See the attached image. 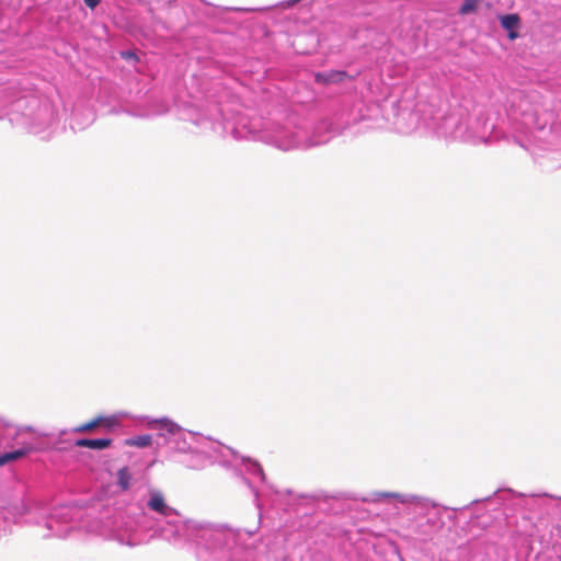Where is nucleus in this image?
<instances>
[{
  "label": "nucleus",
  "instance_id": "17",
  "mask_svg": "<svg viewBox=\"0 0 561 561\" xmlns=\"http://www.w3.org/2000/svg\"><path fill=\"white\" fill-rule=\"evenodd\" d=\"M540 505H543L546 510L551 511V513L559 518H561V499H554L551 496L538 497L536 500Z\"/></svg>",
  "mask_w": 561,
  "mask_h": 561
},
{
  "label": "nucleus",
  "instance_id": "12",
  "mask_svg": "<svg viewBox=\"0 0 561 561\" xmlns=\"http://www.w3.org/2000/svg\"><path fill=\"white\" fill-rule=\"evenodd\" d=\"M41 448L35 443H25L21 447L0 454V467L7 463L20 460L31 453L38 451Z\"/></svg>",
  "mask_w": 561,
  "mask_h": 561
},
{
  "label": "nucleus",
  "instance_id": "26",
  "mask_svg": "<svg viewBox=\"0 0 561 561\" xmlns=\"http://www.w3.org/2000/svg\"><path fill=\"white\" fill-rule=\"evenodd\" d=\"M148 12L151 14L153 23H159L160 22V20L154 15L153 9L150 5L148 7Z\"/></svg>",
  "mask_w": 561,
  "mask_h": 561
},
{
  "label": "nucleus",
  "instance_id": "4",
  "mask_svg": "<svg viewBox=\"0 0 561 561\" xmlns=\"http://www.w3.org/2000/svg\"><path fill=\"white\" fill-rule=\"evenodd\" d=\"M370 501L388 502L397 510H399L398 505H401L404 513L401 522L402 530L405 531L407 537L421 542L433 540L444 529L443 514L449 510L427 496L412 493L373 492Z\"/></svg>",
  "mask_w": 561,
  "mask_h": 561
},
{
  "label": "nucleus",
  "instance_id": "30",
  "mask_svg": "<svg viewBox=\"0 0 561 561\" xmlns=\"http://www.w3.org/2000/svg\"><path fill=\"white\" fill-rule=\"evenodd\" d=\"M0 119H2V116H0Z\"/></svg>",
  "mask_w": 561,
  "mask_h": 561
},
{
  "label": "nucleus",
  "instance_id": "6",
  "mask_svg": "<svg viewBox=\"0 0 561 561\" xmlns=\"http://www.w3.org/2000/svg\"><path fill=\"white\" fill-rule=\"evenodd\" d=\"M147 425L149 428L158 431L159 436L164 438V443L170 448L180 453L199 451L196 444L199 443L202 437L198 434L183 430L169 419H148ZM201 451L207 453L206 449H201Z\"/></svg>",
  "mask_w": 561,
  "mask_h": 561
},
{
  "label": "nucleus",
  "instance_id": "8",
  "mask_svg": "<svg viewBox=\"0 0 561 561\" xmlns=\"http://www.w3.org/2000/svg\"><path fill=\"white\" fill-rule=\"evenodd\" d=\"M542 171L561 168V142H518Z\"/></svg>",
  "mask_w": 561,
  "mask_h": 561
},
{
  "label": "nucleus",
  "instance_id": "24",
  "mask_svg": "<svg viewBox=\"0 0 561 561\" xmlns=\"http://www.w3.org/2000/svg\"><path fill=\"white\" fill-rule=\"evenodd\" d=\"M23 0H0V5H7L13 12L22 8Z\"/></svg>",
  "mask_w": 561,
  "mask_h": 561
},
{
  "label": "nucleus",
  "instance_id": "25",
  "mask_svg": "<svg viewBox=\"0 0 561 561\" xmlns=\"http://www.w3.org/2000/svg\"><path fill=\"white\" fill-rule=\"evenodd\" d=\"M84 4L91 9L94 10L101 2V0H83Z\"/></svg>",
  "mask_w": 561,
  "mask_h": 561
},
{
  "label": "nucleus",
  "instance_id": "7",
  "mask_svg": "<svg viewBox=\"0 0 561 561\" xmlns=\"http://www.w3.org/2000/svg\"><path fill=\"white\" fill-rule=\"evenodd\" d=\"M10 113L21 114V125L31 134L44 130L51 117L48 104H41L36 96H21L10 103Z\"/></svg>",
  "mask_w": 561,
  "mask_h": 561
},
{
  "label": "nucleus",
  "instance_id": "15",
  "mask_svg": "<svg viewBox=\"0 0 561 561\" xmlns=\"http://www.w3.org/2000/svg\"><path fill=\"white\" fill-rule=\"evenodd\" d=\"M274 148L283 152H289L295 150L306 151L311 149L318 142H268Z\"/></svg>",
  "mask_w": 561,
  "mask_h": 561
},
{
  "label": "nucleus",
  "instance_id": "5",
  "mask_svg": "<svg viewBox=\"0 0 561 561\" xmlns=\"http://www.w3.org/2000/svg\"><path fill=\"white\" fill-rule=\"evenodd\" d=\"M179 115L182 121L191 122L204 130L210 129L219 137H226V134L230 131L236 140H239V137L234 135L237 131L234 126L224 119L221 111L216 105L203 110L193 104L185 103L179 108Z\"/></svg>",
  "mask_w": 561,
  "mask_h": 561
},
{
  "label": "nucleus",
  "instance_id": "23",
  "mask_svg": "<svg viewBox=\"0 0 561 561\" xmlns=\"http://www.w3.org/2000/svg\"><path fill=\"white\" fill-rule=\"evenodd\" d=\"M542 539L547 543H552V545L558 543L559 540H561V526L559 524L552 525L551 530H550V538L546 540L545 536H542Z\"/></svg>",
  "mask_w": 561,
  "mask_h": 561
},
{
  "label": "nucleus",
  "instance_id": "1",
  "mask_svg": "<svg viewBox=\"0 0 561 561\" xmlns=\"http://www.w3.org/2000/svg\"><path fill=\"white\" fill-rule=\"evenodd\" d=\"M139 515L141 525L152 533L150 537L175 543L193 542L198 561H244L242 556L252 553L238 546L240 530L227 525L185 519L167 503L160 490L149 489Z\"/></svg>",
  "mask_w": 561,
  "mask_h": 561
},
{
  "label": "nucleus",
  "instance_id": "16",
  "mask_svg": "<svg viewBox=\"0 0 561 561\" xmlns=\"http://www.w3.org/2000/svg\"><path fill=\"white\" fill-rule=\"evenodd\" d=\"M79 116V108L76 107L70 116V127L72 129H84L87 126H89L94 121V113L91 110H87L84 114V121L81 123L78 121Z\"/></svg>",
  "mask_w": 561,
  "mask_h": 561
},
{
  "label": "nucleus",
  "instance_id": "13",
  "mask_svg": "<svg viewBox=\"0 0 561 561\" xmlns=\"http://www.w3.org/2000/svg\"><path fill=\"white\" fill-rule=\"evenodd\" d=\"M113 440L112 438L101 437V438H78L75 442V446L81 448H90L93 450H104L111 447Z\"/></svg>",
  "mask_w": 561,
  "mask_h": 561
},
{
  "label": "nucleus",
  "instance_id": "10",
  "mask_svg": "<svg viewBox=\"0 0 561 561\" xmlns=\"http://www.w3.org/2000/svg\"><path fill=\"white\" fill-rule=\"evenodd\" d=\"M354 79V76L343 69H330L313 73L314 83L320 85L340 84L346 81H353Z\"/></svg>",
  "mask_w": 561,
  "mask_h": 561
},
{
  "label": "nucleus",
  "instance_id": "21",
  "mask_svg": "<svg viewBox=\"0 0 561 561\" xmlns=\"http://www.w3.org/2000/svg\"><path fill=\"white\" fill-rule=\"evenodd\" d=\"M118 56L131 66H137L141 62L140 55L135 48L121 49L118 50Z\"/></svg>",
  "mask_w": 561,
  "mask_h": 561
},
{
  "label": "nucleus",
  "instance_id": "19",
  "mask_svg": "<svg viewBox=\"0 0 561 561\" xmlns=\"http://www.w3.org/2000/svg\"><path fill=\"white\" fill-rule=\"evenodd\" d=\"M99 426H100V424H99V416H98V417L93 419L92 421L87 422L84 424H81L79 426H76V427H73L71 430H62V431H60L59 436L61 437L62 435H66V434H68L70 432L71 433L91 432V431L98 428Z\"/></svg>",
  "mask_w": 561,
  "mask_h": 561
},
{
  "label": "nucleus",
  "instance_id": "22",
  "mask_svg": "<svg viewBox=\"0 0 561 561\" xmlns=\"http://www.w3.org/2000/svg\"><path fill=\"white\" fill-rule=\"evenodd\" d=\"M151 443L152 437L149 434L138 435L126 439V445L138 448L149 447L151 446Z\"/></svg>",
  "mask_w": 561,
  "mask_h": 561
},
{
  "label": "nucleus",
  "instance_id": "18",
  "mask_svg": "<svg viewBox=\"0 0 561 561\" xmlns=\"http://www.w3.org/2000/svg\"><path fill=\"white\" fill-rule=\"evenodd\" d=\"M483 0H462L458 8V14L467 16L479 12Z\"/></svg>",
  "mask_w": 561,
  "mask_h": 561
},
{
  "label": "nucleus",
  "instance_id": "11",
  "mask_svg": "<svg viewBox=\"0 0 561 561\" xmlns=\"http://www.w3.org/2000/svg\"><path fill=\"white\" fill-rule=\"evenodd\" d=\"M513 495H514V493H513V491L511 489L497 490L492 495L486 496V497L481 499V500H479V499L473 500L471 503H469L468 505H465L463 507H461L459 510L460 511H462V510H470V508H473L474 506H477L479 504H484L485 507H489V506H492V505H503L507 501L512 500Z\"/></svg>",
  "mask_w": 561,
  "mask_h": 561
},
{
  "label": "nucleus",
  "instance_id": "20",
  "mask_svg": "<svg viewBox=\"0 0 561 561\" xmlns=\"http://www.w3.org/2000/svg\"><path fill=\"white\" fill-rule=\"evenodd\" d=\"M133 476L127 467L121 468L116 473L117 485L126 491L130 488Z\"/></svg>",
  "mask_w": 561,
  "mask_h": 561
},
{
  "label": "nucleus",
  "instance_id": "27",
  "mask_svg": "<svg viewBox=\"0 0 561 561\" xmlns=\"http://www.w3.org/2000/svg\"><path fill=\"white\" fill-rule=\"evenodd\" d=\"M228 11H241V8H227Z\"/></svg>",
  "mask_w": 561,
  "mask_h": 561
},
{
  "label": "nucleus",
  "instance_id": "9",
  "mask_svg": "<svg viewBox=\"0 0 561 561\" xmlns=\"http://www.w3.org/2000/svg\"><path fill=\"white\" fill-rule=\"evenodd\" d=\"M497 21L511 42L522 37L523 21L519 14L502 13L497 15Z\"/></svg>",
  "mask_w": 561,
  "mask_h": 561
},
{
  "label": "nucleus",
  "instance_id": "29",
  "mask_svg": "<svg viewBox=\"0 0 561 561\" xmlns=\"http://www.w3.org/2000/svg\"><path fill=\"white\" fill-rule=\"evenodd\" d=\"M507 561H517L516 559L507 560Z\"/></svg>",
  "mask_w": 561,
  "mask_h": 561
},
{
  "label": "nucleus",
  "instance_id": "14",
  "mask_svg": "<svg viewBox=\"0 0 561 561\" xmlns=\"http://www.w3.org/2000/svg\"><path fill=\"white\" fill-rule=\"evenodd\" d=\"M126 417H128L127 412H119L112 415H100L99 427H103L106 431H113L114 428L121 426L122 420Z\"/></svg>",
  "mask_w": 561,
  "mask_h": 561
},
{
  "label": "nucleus",
  "instance_id": "3",
  "mask_svg": "<svg viewBox=\"0 0 561 561\" xmlns=\"http://www.w3.org/2000/svg\"><path fill=\"white\" fill-rule=\"evenodd\" d=\"M46 527L51 535L65 538L73 530H85L107 539H113L128 547L145 543L150 535L148 528L140 523V515L136 518L116 514L112 507L100 511L82 510L80 507L60 505L55 507L46 520Z\"/></svg>",
  "mask_w": 561,
  "mask_h": 561
},
{
  "label": "nucleus",
  "instance_id": "28",
  "mask_svg": "<svg viewBox=\"0 0 561 561\" xmlns=\"http://www.w3.org/2000/svg\"><path fill=\"white\" fill-rule=\"evenodd\" d=\"M479 140L485 141V140H491V139H490V138H488V137H484V136H483V137H481Z\"/></svg>",
  "mask_w": 561,
  "mask_h": 561
},
{
  "label": "nucleus",
  "instance_id": "2",
  "mask_svg": "<svg viewBox=\"0 0 561 561\" xmlns=\"http://www.w3.org/2000/svg\"><path fill=\"white\" fill-rule=\"evenodd\" d=\"M206 443L209 445V450L217 454L225 463L236 468L254 496V504L257 510L254 524L249 527L232 528L233 530L241 531V538L237 541L238 546L252 552L250 554H243L242 559L244 561H290L282 550L253 546V537L261 527L263 505L266 501L270 502L273 507H279L286 511L287 506L296 500L314 499V496L295 494L291 490H276L266 482L265 473L257 461L249 457L240 456L232 448L218 442L207 440Z\"/></svg>",
  "mask_w": 561,
  "mask_h": 561
}]
</instances>
